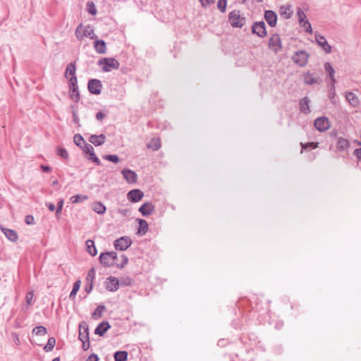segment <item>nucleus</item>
Wrapping results in <instances>:
<instances>
[{
	"instance_id": "5fc2aeb1",
	"label": "nucleus",
	"mask_w": 361,
	"mask_h": 361,
	"mask_svg": "<svg viewBox=\"0 0 361 361\" xmlns=\"http://www.w3.org/2000/svg\"><path fill=\"white\" fill-rule=\"evenodd\" d=\"M33 296H34L33 291H30V292L27 293L26 296H25V300H26V302L27 305H31Z\"/></svg>"
},
{
	"instance_id": "864d4df0",
	"label": "nucleus",
	"mask_w": 361,
	"mask_h": 361,
	"mask_svg": "<svg viewBox=\"0 0 361 361\" xmlns=\"http://www.w3.org/2000/svg\"><path fill=\"white\" fill-rule=\"evenodd\" d=\"M89 159L94 162L97 165H100L101 164L99 159L97 157L94 152L90 153Z\"/></svg>"
},
{
	"instance_id": "37998d69",
	"label": "nucleus",
	"mask_w": 361,
	"mask_h": 361,
	"mask_svg": "<svg viewBox=\"0 0 361 361\" xmlns=\"http://www.w3.org/2000/svg\"><path fill=\"white\" fill-rule=\"evenodd\" d=\"M227 0H219L217 3V8L221 12L224 13L226 9Z\"/></svg>"
},
{
	"instance_id": "f257e3e1",
	"label": "nucleus",
	"mask_w": 361,
	"mask_h": 361,
	"mask_svg": "<svg viewBox=\"0 0 361 361\" xmlns=\"http://www.w3.org/2000/svg\"><path fill=\"white\" fill-rule=\"evenodd\" d=\"M97 64L102 66L104 72H110L112 69H118L119 62L114 58H103L98 61Z\"/></svg>"
},
{
	"instance_id": "6e6552de",
	"label": "nucleus",
	"mask_w": 361,
	"mask_h": 361,
	"mask_svg": "<svg viewBox=\"0 0 361 361\" xmlns=\"http://www.w3.org/2000/svg\"><path fill=\"white\" fill-rule=\"evenodd\" d=\"M102 84L98 79H91L87 84V89L92 94L98 95L101 93Z\"/></svg>"
},
{
	"instance_id": "473e14b6",
	"label": "nucleus",
	"mask_w": 361,
	"mask_h": 361,
	"mask_svg": "<svg viewBox=\"0 0 361 361\" xmlns=\"http://www.w3.org/2000/svg\"><path fill=\"white\" fill-rule=\"evenodd\" d=\"M80 284H81V282L80 280H78L76 281L74 283H73V289L69 295V298L71 300H73L75 298V295L78 293V291L80 289Z\"/></svg>"
},
{
	"instance_id": "f704fd0d",
	"label": "nucleus",
	"mask_w": 361,
	"mask_h": 361,
	"mask_svg": "<svg viewBox=\"0 0 361 361\" xmlns=\"http://www.w3.org/2000/svg\"><path fill=\"white\" fill-rule=\"evenodd\" d=\"M87 200H88V196L85 195H75L71 197V201L73 204L84 202Z\"/></svg>"
},
{
	"instance_id": "c85d7f7f",
	"label": "nucleus",
	"mask_w": 361,
	"mask_h": 361,
	"mask_svg": "<svg viewBox=\"0 0 361 361\" xmlns=\"http://www.w3.org/2000/svg\"><path fill=\"white\" fill-rule=\"evenodd\" d=\"M114 357L115 361H127L128 353L125 350L116 351L114 355Z\"/></svg>"
},
{
	"instance_id": "79ce46f5",
	"label": "nucleus",
	"mask_w": 361,
	"mask_h": 361,
	"mask_svg": "<svg viewBox=\"0 0 361 361\" xmlns=\"http://www.w3.org/2000/svg\"><path fill=\"white\" fill-rule=\"evenodd\" d=\"M119 281V285L123 286H128L133 284V280L130 277L121 278Z\"/></svg>"
},
{
	"instance_id": "603ef678",
	"label": "nucleus",
	"mask_w": 361,
	"mask_h": 361,
	"mask_svg": "<svg viewBox=\"0 0 361 361\" xmlns=\"http://www.w3.org/2000/svg\"><path fill=\"white\" fill-rule=\"evenodd\" d=\"M302 145V149H305L308 147H311L312 149H315L318 147V142H307L305 144H301Z\"/></svg>"
},
{
	"instance_id": "69168bd1",
	"label": "nucleus",
	"mask_w": 361,
	"mask_h": 361,
	"mask_svg": "<svg viewBox=\"0 0 361 361\" xmlns=\"http://www.w3.org/2000/svg\"><path fill=\"white\" fill-rule=\"evenodd\" d=\"M354 154L357 157V158L361 161V148H358L355 149Z\"/></svg>"
},
{
	"instance_id": "412c9836",
	"label": "nucleus",
	"mask_w": 361,
	"mask_h": 361,
	"mask_svg": "<svg viewBox=\"0 0 361 361\" xmlns=\"http://www.w3.org/2000/svg\"><path fill=\"white\" fill-rule=\"evenodd\" d=\"M105 140L106 137L104 134H100L99 135H92L89 138V141L97 147L103 145Z\"/></svg>"
},
{
	"instance_id": "f03ea898",
	"label": "nucleus",
	"mask_w": 361,
	"mask_h": 361,
	"mask_svg": "<svg viewBox=\"0 0 361 361\" xmlns=\"http://www.w3.org/2000/svg\"><path fill=\"white\" fill-rule=\"evenodd\" d=\"M228 21L234 27H242L245 23V18L240 15L239 11L234 10L229 13Z\"/></svg>"
},
{
	"instance_id": "7c9ffc66",
	"label": "nucleus",
	"mask_w": 361,
	"mask_h": 361,
	"mask_svg": "<svg viewBox=\"0 0 361 361\" xmlns=\"http://www.w3.org/2000/svg\"><path fill=\"white\" fill-rule=\"evenodd\" d=\"M84 37H87L90 39H97V35L94 34V30L93 27L90 25H87L85 27L83 32Z\"/></svg>"
},
{
	"instance_id": "3c124183",
	"label": "nucleus",
	"mask_w": 361,
	"mask_h": 361,
	"mask_svg": "<svg viewBox=\"0 0 361 361\" xmlns=\"http://www.w3.org/2000/svg\"><path fill=\"white\" fill-rule=\"evenodd\" d=\"M297 16L298 17L299 23L303 22L306 18L305 13L300 8H298L297 9Z\"/></svg>"
},
{
	"instance_id": "4be33fe9",
	"label": "nucleus",
	"mask_w": 361,
	"mask_h": 361,
	"mask_svg": "<svg viewBox=\"0 0 361 361\" xmlns=\"http://www.w3.org/2000/svg\"><path fill=\"white\" fill-rule=\"evenodd\" d=\"M1 229L9 240L12 242L17 240L18 235L15 231L4 227H1Z\"/></svg>"
},
{
	"instance_id": "0eeeda50",
	"label": "nucleus",
	"mask_w": 361,
	"mask_h": 361,
	"mask_svg": "<svg viewBox=\"0 0 361 361\" xmlns=\"http://www.w3.org/2000/svg\"><path fill=\"white\" fill-rule=\"evenodd\" d=\"M314 126L319 132H325L329 130L331 126L329 118L325 116L316 118L314 122Z\"/></svg>"
},
{
	"instance_id": "ea45409f",
	"label": "nucleus",
	"mask_w": 361,
	"mask_h": 361,
	"mask_svg": "<svg viewBox=\"0 0 361 361\" xmlns=\"http://www.w3.org/2000/svg\"><path fill=\"white\" fill-rule=\"evenodd\" d=\"M300 25L304 29V30L307 33H312V29L309 20H303V22L299 23Z\"/></svg>"
},
{
	"instance_id": "6ab92c4d",
	"label": "nucleus",
	"mask_w": 361,
	"mask_h": 361,
	"mask_svg": "<svg viewBox=\"0 0 361 361\" xmlns=\"http://www.w3.org/2000/svg\"><path fill=\"white\" fill-rule=\"evenodd\" d=\"M350 144L348 140L341 137L337 139L336 149L338 151L343 152L348 150V148L350 147Z\"/></svg>"
},
{
	"instance_id": "7ed1b4c3",
	"label": "nucleus",
	"mask_w": 361,
	"mask_h": 361,
	"mask_svg": "<svg viewBox=\"0 0 361 361\" xmlns=\"http://www.w3.org/2000/svg\"><path fill=\"white\" fill-rule=\"evenodd\" d=\"M77 77H71L68 80V85L70 89V97L75 102H78L80 99L79 89L77 85Z\"/></svg>"
},
{
	"instance_id": "4d7b16f0",
	"label": "nucleus",
	"mask_w": 361,
	"mask_h": 361,
	"mask_svg": "<svg viewBox=\"0 0 361 361\" xmlns=\"http://www.w3.org/2000/svg\"><path fill=\"white\" fill-rule=\"evenodd\" d=\"M25 221L27 225H33L35 224V219L32 215H27Z\"/></svg>"
},
{
	"instance_id": "cd10ccee",
	"label": "nucleus",
	"mask_w": 361,
	"mask_h": 361,
	"mask_svg": "<svg viewBox=\"0 0 361 361\" xmlns=\"http://www.w3.org/2000/svg\"><path fill=\"white\" fill-rule=\"evenodd\" d=\"M345 99L351 105L354 106L358 104V98L353 92H348L345 95Z\"/></svg>"
},
{
	"instance_id": "bb28decb",
	"label": "nucleus",
	"mask_w": 361,
	"mask_h": 361,
	"mask_svg": "<svg viewBox=\"0 0 361 361\" xmlns=\"http://www.w3.org/2000/svg\"><path fill=\"white\" fill-rule=\"evenodd\" d=\"M87 251L92 256H95L97 254V248L92 240H87L86 241Z\"/></svg>"
},
{
	"instance_id": "aec40b11",
	"label": "nucleus",
	"mask_w": 361,
	"mask_h": 361,
	"mask_svg": "<svg viewBox=\"0 0 361 361\" xmlns=\"http://www.w3.org/2000/svg\"><path fill=\"white\" fill-rule=\"evenodd\" d=\"M100 263L104 267L114 266L113 261L111 260L109 252L101 253L99 255Z\"/></svg>"
},
{
	"instance_id": "0e129e2a",
	"label": "nucleus",
	"mask_w": 361,
	"mask_h": 361,
	"mask_svg": "<svg viewBox=\"0 0 361 361\" xmlns=\"http://www.w3.org/2000/svg\"><path fill=\"white\" fill-rule=\"evenodd\" d=\"M95 117L97 120L102 121L105 117V114L102 111H99L96 114Z\"/></svg>"
},
{
	"instance_id": "680f3d73",
	"label": "nucleus",
	"mask_w": 361,
	"mask_h": 361,
	"mask_svg": "<svg viewBox=\"0 0 361 361\" xmlns=\"http://www.w3.org/2000/svg\"><path fill=\"white\" fill-rule=\"evenodd\" d=\"M86 361H99V357L97 355L92 353L87 357Z\"/></svg>"
},
{
	"instance_id": "774afa93",
	"label": "nucleus",
	"mask_w": 361,
	"mask_h": 361,
	"mask_svg": "<svg viewBox=\"0 0 361 361\" xmlns=\"http://www.w3.org/2000/svg\"><path fill=\"white\" fill-rule=\"evenodd\" d=\"M48 209L51 212H54L56 209V207L54 203H47V204Z\"/></svg>"
},
{
	"instance_id": "ddd939ff",
	"label": "nucleus",
	"mask_w": 361,
	"mask_h": 361,
	"mask_svg": "<svg viewBox=\"0 0 361 361\" xmlns=\"http://www.w3.org/2000/svg\"><path fill=\"white\" fill-rule=\"evenodd\" d=\"M264 18L267 23L271 27H275L277 23V15L276 13L271 10H267L264 12Z\"/></svg>"
},
{
	"instance_id": "09e8293b",
	"label": "nucleus",
	"mask_w": 361,
	"mask_h": 361,
	"mask_svg": "<svg viewBox=\"0 0 361 361\" xmlns=\"http://www.w3.org/2000/svg\"><path fill=\"white\" fill-rule=\"evenodd\" d=\"M57 154L63 159L68 158V153L66 149L63 147H58Z\"/></svg>"
},
{
	"instance_id": "a211bd4d",
	"label": "nucleus",
	"mask_w": 361,
	"mask_h": 361,
	"mask_svg": "<svg viewBox=\"0 0 361 361\" xmlns=\"http://www.w3.org/2000/svg\"><path fill=\"white\" fill-rule=\"evenodd\" d=\"M94 48L97 53L104 54L106 53V44L103 39H96L94 42Z\"/></svg>"
},
{
	"instance_id": "f3484780",
	"label": "nucleus",
	"mask_w": 361,
	"mask_h": 361,
	"mask_svg": "<svg viewBox=\"0 0 361 361\" xmlns=\"http://www.w3.org/2000/svg\"><path fill=\"white\" fill-rule=\"evenodd\" d=\"M154 209V206L152 203L147 202L140 206L139 212L142 214V216H147L150 215L153 212Z\"/></svg>"
},
{
	"instance_id": "e2e57ef3",
	"label": "nucleus",
	"mask_w": 361,
	"mask_h": 361,
	"mask_svg": "<svg viewBox=\"0 0 361 361\" xmlns=\"http://www.w3.org/2000/svg\"><path fill=\"white\" fill-rule=\"evenodd\" d=\"M202 6L206 7L214 2V0H200Z\"/></svg>"
},
{
	"instance_id": "dca6fc26",
	"label": "nucleus",
	"mask_w": 361,
	"mask_h": 361,
	"mask_svg": "<svg viewBox=\"0 0 361 361\" xmlns=\"http://www.w3.org/2000/svg\"><path fill=\"white\" fill-rule=\"evenodd\" d=\"M78 338L80 341L90 339L89 338V328L88 326L85 323H82L79 326V335Z\"/></svg>"
},
{
	"instance_id": "5701e85b",
	"label": "nucleus",
	"mask_w": 361,
	"mask_h": 361,
	"mask_svg": "<svg viewBox=\"0 0 361 361\" xmlns=\"http://www.w3.org/2000/svg\"><path fill=\"white\" fill-rule=\"evenodd\" d=\"M310 99L307 97H305L300 102V109L301 112L308 114L310 112L309 106Z\"/></svg>"
},
{
	"instance_id": "49530a36",
	"label": "nucleus",
	"mask_w": 361,
	"mask_h": 361,
	"mask_svg": "<svg viewBox=\"0 0 361 361\" xmlns=\"http://www.w3.org/2000/svg\"><path fill=\"white\" fill-rule=\"evenodd\" d=\"M80 148L82 149L83 152L85 154H88L89 155L90 154V153L94 152L93 147L90 144L86 142L82 145V147Z\"/></svg>"
},
{
	"instance_id": "4468645a",
	"label": "nucleus",
	"mask_w": 361,
	"mask_h": 361,
	"mask_svg": "<svg viewBox=\"0 0 361 361\" xmlns=\"http://www.w3.org/2000/svg\"><path fill=\"white\" fill-rule=\"evenodd\" d=\"M315 39L317 44L324 49L325 52L330 53L331 51V47L328 44L324 36H322L319 34H316Z\"/></svg>"
},
{
	"instance_id": "f8f14e48",
	"label": "nucleus",
	"mask_w": 361,
	"mask_h": 361,
	"mask_svg": "<svg viewBox=\"0 0 361 361\" xmlns=\"http://www.w3.org/2000/svg\"><path fill=\"white\" fill-rule=\"evenodd\" d=\"M121 173L123 174L124 179L128 183H135L137 182V176L134 171L125 169L121 171Z\"/></svg>"
},
{
	"instance_id": "6e6d98bb",
	"label": "nucleus",
	"mask_w": 361,
	"mask_h": 361,
	"mask_svg": "<svg viewBox=\"0 0 361 361\" xmlns=\"http://www.w3.org/2000/svg\"><path fill=\"white\" fill-rule=\"evenodd\" d=\"M95 275V271L94 268H92L87 273L86 279L87 281H92Z\"/></svg>"
},
{
	"instance_id": "58836bf2",
	"label": "nucleus",
	"mask_w": 361,
	"mask_h": 361,
	"mask_svg": "<svg viewBox=\"0 0 361 361\" xmlns=\"http://www.w3.org/2000/svg\"><path fill=\"white\" fill-rule=\"evenodd\" d=\"M32 333L37 336H44L47 333V331L44 326H39L33 329Z\"/></svg>"
},
{
	"instance_id": "338daca9",
	"label": "nucleus",
	"mask_w": 361,
	"mask_h": 361,
	"mask_svg": "<svg viewBox=\"0 0 361 361\" xmlns=\"http://www.w3.org/2000/svg\"><path fill=\"white\" fill-rule=\"evenodd\" d=\"M73 122L76 124L79 123V117L76 113V111H73Z\"/></svg>"
},
{
	"instance_id": "bf43d9fd",
	"label": "nucleus",
	"mask_w": 361,
	"mask_h": 361,
	"mask_svg": "<svg viewBox=\"0 0 361 361\" xmlns=\"http://www.w3.org/2000/svg\"><path fill=\"white\" fill-rule=\"evenodd\" d=\"M82 27V25L80 24V25H78L76 28V30H75V36L78 39H82L84 37L83 34H80V32H79V30Z\"/></svg>"
},
{
	"instance_id": "c03bdc74",
	"label": "nucleus",
	"mask_w": 361,
	"mask_h": 361,
	"mask_svg": "<svg viewBox=\"0 0 361 361\" xmlns=\"http://www.w3.org/2000/svg\"><path fill=\"white\" fill-rule=\"evenodd\" d=\"M63 206V200L61 199L57 203V208L56 209V219H59L61 214V211Z\"/></svg>"
},
{
	"instance_id": "a878e982",
	"label": "nucleus",
	"mask_w": 361,
	"mask_h": 361,
	"mask_svg": "<svg viewBox=\"0 0 361 361\" xmlns=\"http://www.w3.org/2000/svg\"><path fill=\"white\" fill-rule=\"evenodd\" d=\"M324 69H325V71L329 75L330 78L331 79L332 86L334 87L336 80L334 78L335 71H334L333 66H331V64L329 62H326L324 63Z\"/></svg>"
},
{
	"instance_id": "9b49d317",
	"label": "nucleus",
	"mask_w": 361,
	"mask_h": 361,
	"mask_svg": "<svg viewBox=\"0 0 361 361\" xmlns=\"http://www.w3.org/2000/svg\"><path fill=\"white\" fill-rule=\"evenodd\" d=\"M106 289L111 292L116 291L119 287L118 279L114 276L107 278L105 283Z\"/></svg>"
},
{
	"instance_id": "2f4dec72",
	"label": "nucleus",
	"mask_w": 361,
	"mask_h": 361,
	"mask_svg": "<svg viewBox=\"0 0 361 361\" xmlns=\"http://www.w3.org/2000/svg\"><path fill=\"white\" fill-rule=\"evenodd\" d=\"M304 82L307 85H313L319 82V80L314 78L311 73H307L304 75Z\"/></svg>"
},
{
	"instance_id": "2eb2a0df",
	"label": "nucleus",
	"mask_w": 361,
	"mask_h": 361,
	"mask_svg": "<svg viewBox=\"0 0 361 361\" xmlns=\"http://www.w3.org/2000/svg\"><path fill=\"white\" fill-rule=\"evenodd\" d=\"M110 328L111 325L108 322L103 321L97 325L94 329V334L102 336Z\"/></svg>"
},
{
	"instance_id": "9d476101",
	"label": "nucleus",
	"mask_w": 361,
	"mask_h": 361,
	"mask_svg": "<svg viewBox=\"0 0 361 361\" xmlns=\"http://www.w3.org/2000/svg\"><path fill=\"white\" fill-rule=\"evenodd\" d=\"M144 193L139 189H133L127 194L128 200L131 202H137L142 199Z\"/></svg>"
},
{
	"instance_id": "c756f323",
	"label": "nucleus",
	"mask_w": 361,
	"mask_h": 361,
	"mask_svg": "<svg viewBox=\"0 0 361 361\" xmlns=\"http://www.w3.org/2000/svg\"><path fill=\"white\" fill-rule=\"evenodd\" d=\"M75 71H76V68H75V63H69L67 66L66 69L65 77L66 78H68V75H71V77L75 76Z\"/></svg>"
},
{
	"instance_id": "a18cd8bd",
	"label": "nucleus",
	"mask_w": 361,
	"mask_h": 361,
	"mask_svg": "<svg viewBox=\"0 0 361 361\" xmlns=\"http://www.w3.org/2000/svg\"><path fill=\"white\" fill-rule=\"evenodd\" d=\"M290 11V6H281V14L284 15L286 18H290L292 13Z\"/></svg>"
},
{
	"instance_id": "1a4fd4ad",
	"label": "nucleus",
	"mask_w": 361,
	"mask_h": 361,
	"mask_svg": "<svg viewBox=\"0 0 361 361\" xmlns=\"http://www.w3.org/2000/svg\"><path fill=\"white\" fill-rule=\"evenodd\" d=\"M252 32L262 38L264 37L267 34L264 22H255L252 25Z\"/></svg>"
},
{
	"instance_id": "4c0bfd02",
	"label": "nucleus",
	"mask_w": 361,
	"mask_h": 361,
	"mask_svg": "<svg viewBox=\"0 0 361 361\" xmlns=\"http://www.w3.org/2000/svg\"><path fill=\"white\" fill-rule=\"evenodd\" d=\"M104 310H105L104 305H99L96 308L94 312L92 313V317H94V319L101 318L102 317V314H103V312Z\"/></svg>"
},
{
	"instance_id": "39448f33",
	"label": "nucleus",
	"mask_w": 361,
	"mask_h": 361,
	"mask_svg": "<svg viewBox=\"0 0 361 361\" xmlns=\"http://www.w3.org/2000/svg\"><path fill=\"white\" fill-rule=\"evenodd\" d=\"M132 244L131 239L128 236H123L116 239L114 245L117 250L124 251L126 250Z\"/></svg>"
},
{
	"instance_id": "20e7f679",
	"label": "nucleus",
	"mask_w": 361,
	"mask_h": 361,
	"mask_svg": "<svg viewBox=\"0 0 361 361\" xmlns=\"http://www.w3.org/2000/svg\"><path fill=\"white\" fill-rule=\"evenodd\" d=\"M309 55L303 50L297 51L292 57L295 63L300 67L305 66L308 61Z\"/></svg>"
},
{
	"instance_id": "c9c22d12",
	"label": "nucleus",
	"mask_w": 361,
	"mask_h": 361,
	"mask_svg": "<svg viewBox=\"0 0 361 361\" xmlns=\"http://www.w3.org/2000/svg\"><path fill=\"white\" fill-rule=\"evenodd\" d=\"M73 142L79 147H82V145L85 144V141L80 134H75L74 135Z\"/></svg>"
},
{
	"instance_id": "a19ab883",
	"label": "nucleus",
	"mask_w": 361,
	"mask_h": 361,
	"mask_svg": "<svg viewBox=\"0 0 361 361\" xmlns=\"http://www.w3.org/2000/svg\"><path fill=\"white\" fill-rule=\"evenodd\" d=\"M87 10L88 13H90L91 15H93V16L96 15L97 8H96L95 5L93 3V1H87Z\"/></svg>"
},
{
	"instance_id": "e433bc0d",
	"label": "nucleus",
	"mask_w": 361,
	"mask_h": 361,
	"mask_svg": "<svg viewBox=\"0 0 361 361\" xmlns=\"http://www.w3.org/2000/svg\"><path fill=\"white\" fill-rule=\"evenodd\" d=\"M56 345V339L54 337H51L49 338L47 344L44 347V350L45 352H49L53 350Z\"/></svg>"
},
{
	"instance_id": "72a5a7b5",
	"label": "nucleus",
	"mask_w": 361,
	"mask_h": 361,
	"mask_svg": "<svg viewBox=\"0 0 361 361\" xmlns=\"http://www.w3.org/2000/svg\"><path fill=\"white\" fill-rule=\"evenodd\" d=\"M147 147L154 151L158 150L161 147L160 140L159 139H152L147 145Z\"/></svg>"
},
{
	"instance_id": "b1692460",
	"label": "nucleus",
	"mask_w": 361,
	"mask_h": 361,
	"mask_svg": "<svg viewBox=\"0 0 361 361\" xmlns=\"http://www.w3.org/2000/svg\"><path fill=\"white\" fill-rule=\"evenodd\" d=\"M139 227L137 230V234L145 235L149 228L148 223L145 219H138Z\"/></svg>"
},
{
	"instance_id": "393cba45",
	"label": "nucleus",
	"mask_w": 361,
	"mask_h": 361,
	"mask_svg": "<svg viewBox=\"0 0 361 361\" xmlns=\"http://www.w3.org/2000/svg\"><path fill=\"white\" fill-rule=\"evenodd\" d=\"M92 209L94 212L99 214H104L106 210L105 205L100 202L93 203Z\"/></svg>"
},
{
	"instance_id": "13d9d810",
	"label": "nucleus",
	"mask_w": 361,
	"mask_h": 361,
	"mask_svg": "<svg viewBox=\"0 0 361 361\" xmlns=\"http://www.w3.org/2000/svg\"><path fill=\"white\" fill-rule=\"evenodd\" d=\"M109 254L110 255V257L111 259V260L113 261V263L114 264V265L116 266V260L118 258V255L116 252H109Z\"/></svg>"
},
{
	"instance_id": "8fccbe9b",
	"label": "nucleus",
	"mask_w": 361,
	"mask_h": 361,
	"mask_svg": "<svg viewBox=\"0 0 361 361\" xmlns=\"http://www.w3.org/2000/svg\"><path fill=\"white\" fill-rule=\"evenodd\" d=\"M104 159L114 163H118L119 161V157L116 154L106 155Z\"/></svg>"
},
{
	"instance_id": "423d86ee",
	"label": "nucleus",
	"mask_w": 361,
	"mask_h": 361,
	"mask_svg": "<svg viewBox=\"0 0 361 361\" xmlns=\"http://www.w3.org/2000/svg\"><path fill=\"white\" fill-rule=\"evenodd\" d=\"M269 48L274 53L277 54L282 49L281 40L278 34H274L269 39Z\"/></svg>"
},
{
	"instance_id": "052dcab7",
	"label": "nucleus",
	"mask_w": 361,
	"mask_h": 361,
	"mask_svg": "<svg viewBox=\"0 0 361 361\" xmlns=\"http://www.w3.org/2000/svg\"><path fill=\"white\" fill-rule=\"evenodd\" d=\"M82 343V348L84 350H87L90 348V341L89 339L87 341L83 340L80 341Z\"/></svg>"
},
{
	"instance_id": "de8ad7c7",
	"label": "nucleus",
	"mask_w": 361,
	"mask_h": 361,
	"mask_svg": "<svg viewBox=\"0 0 361 361\" xmlns=\"http://www.w3.org/2000/svg\"><path fill=\"white\" fill-rule=\"evenodd\" d=\"M121 259L122 261L121 263H116V267L119 269H123L128 262V258L125 255H121Z\"/></svg>"
}]
</instances>
